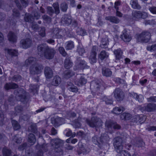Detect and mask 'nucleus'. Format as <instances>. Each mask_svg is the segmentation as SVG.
Here are the masks:
<instances>
[{
    "mask_svg": "<svg viewBox=\"0 0 156 156\" xmlns=\"http://www.w3.org/2000/svg\"><path fill=\"white\" fill-rule=\"evenodd\" d=\"M113 145L116 152L118 153V156H131L129 153L123 149L122 140V138L118 136L114 139Z\"/></svg>",
    "mask_w": 156,
    "mask_h": 156,
    "instance_id": "obj_1",
    "label": "nucleus"
},
{
    "mask_svg": "<svg viewBox=\"0 0 156 156\" xmlns=\"http://www.w3.org/2000/svg\"><path fill=\"white\" fill-rule=\"evenodd\" d=\"M113 145L116 152L118 153V156H131L129 153L123 149L122 140V138L118 136L114 139Z\"/></svg>",
    "mask_w": 156,
    "mask_h": 156,
    "instance_id": "obj_2",
    "label": "nucleus"
},
{
    "mask_svg": "<svg viewBox=\"0 0 156 156\" xmlns=\"http://www.w3.org/2000/svg\"><path fill=\"white\" fill-rule=\"evenodd\" d=\"M86 121L89 126L93 128L99 127L101 125V119L96 117H92L90 120L86 119Z\"/></svg>",
    "mask_w": 156,
    "mask_h": 156,
    "instance_id": "obj_3",
    "label": "nucleus"
},
{
    "mask_svg": "<svg viewBox=\"0 0 156 156\" xmlns=\"http://www.w3.org/2000/svg\"><path fill=\"white\" fill-rule=\"evenodd\" d=\"M137 39L139 42L147 43L151 38L150 33L147 31H144L137 35Z\"/></svg>",
    "mask_w": 156,
    "mask_h": 156,
    "instance_id": "obj_4",
    "label": "nucleus"
},
{
    "mask_svg": "<svg viewBox=\"0 0 156 156\" xmlns=\"http://www.w3.org/2000/svg\"><path fill=\"white\" fill-rule=\"evenodd\" d=\"M112 94L115 98L118 101H122L125 98V93L122 89L117 88H116L113 91Z\"/></svg>",
    "mask_w": 156,
    "mask_h": 156,
    "instance_id": "obj_5",
    "label": "nucleus"
},
{
    "mask_svg": "<svg viewBox=\"0 0 156 156\" xmlns=\"http://www.w3.org/2000/svg\"><path fill=\"white\" fill-rule=\"evenodd\" d=\"M43 69L42 65L36 63L30 67V73L33 75L39 74L42 72Z\"/></svg>",
    "mask_w": 156,
    "mask_h": 156,
    "instance_id": "obj_6",
    "label": "nucleus"
},
{
    "mask_svg": "<svg viewBox=\"0 0 156 156\" xmlns=\"http://www.w3.org/2000/svg\"><path fill=\"white\" fill-rule=\"evenodd\" d=\"M139 109L143 112L144 111L148 112H154L156 110V105L154 103H147L145 104L144 106H140Z\"/></svg>",
    "mask_w": 156,
    "mask_h": 156,
    "instance_id": "obj_7",
    "label": "nucleus"
},
{
    "mask_svg": "<svg viewBox=\"0 0 156 156\" xmlns=\"http://www.w3.org/2000/svg\"><path fill=\"white\" fill-rule=\"evenodd\" d=\"M51 145L55 148V151L57 152H62L61 147L63 145L62 141L58 139L53 140L51 141Z\"/></svg>",
    "mask_w": 156,
    "mask_h": 156,
    "instance_id": "obj_8",
    "label": "nucleus"
},
{
    "mask_svg": "<svg viewBox=\"0 0 156 156\" xmlns=\"http://www.w3.org/2000/svg\"><path fill=\"white\" fill-rule=\"evenodd\" d=\"M53 6L54 10L52 7H47V13L51 16L54 13L56 15H57L60 12L59 5L58 2L54 3L53 4Z\"/></svg>",
    "mask_w": 156,
    "mask_h": 156,
    "instance_id": "obj_9",
    "label": "nucleus"
},
{
    "mask_svg": "<svg viewBox=\"0 0 156 156\" xmlns=\"http://www.w3.org/2000/svg\"><path fill=\"white\" fill-rule=\"evenodd\" d=\"M55 52V50L53 48L48 47L43 57L46 59H51L53 58Z\"/></svg>",
    "mask_w": 156,
    "mask_h": 156,
    "instance_id": "obj_10",
    "label": "nucleus"
},
{
    "mask_svg": "<svg viewBox=\"0 0 156 156\" xmlns=\"http://www.w3.org/2000/svg\"><path fill=\"white\" fill-rule=\"evenodd\" d=\"M87 80L84 76L81 74L78 75L76 76V79L75 81V84L78 86H82L87 83Z\"/></svg>",
    "mask_w": 156,
    "mask_h": 156,
    "instance_id": "obj_11",
    "label": "nucleus"
},
{
    "mask_svg": "<svg viewBox=\"0 0 156 156\" xmlns=\"http://www.w3.org/2000/svg\"><path fill=\"white\" fill-rule=\"evenodd\" d=\"M106 126L108 129L111 132L112 129H119L121 128V126L119 124L112 121L107 122L106 123Z\"/></svg>",
    "mask_w": 156,
    "mask_h": 156,
    "instance_id": "obj_12",
    "label": "nucleus"
},
{
    "mask_svg": "<svg viewBox=\"0 0 156 156\" xmlns=\"http://www.w3.org/2000/svg\"><path fill=\"white\" fill-rule=\"evenodd\" d=\"M132 14L133 17L135 19H145L147 17V13L144 12L134 11L133 12Z\"/></svg>",
    "mask_w": 156,
    "mask_h": 156,
    "instance_id": "obj_13",
    "label": "nucleus"
},
{
    "mask_svg": "<svg viewBox=\"0 0 156 156\" xmlns=\"http://www.w3.org/2000/svg\"><path fill=\"white\" fill-rule=\"evenodd\" d=\"M14 93L17 96L19 97L21 101L24 100L26 98L25 91L22 88L19 89L14 91Z\"/></svg>",
    "mask_w": 156,
    "mask_h": 156,
    "instance_id": "obj_14",
    "label": "nucleus"
},
{
    "mask_svg": "<svg viewBox=\"0 0 156 156\" xmlns=\"http://www.w3.org/2000/svg\"><path fill=\"white\" fill-rule=\"evenodd\" d=\"M48 46L44 44L38 45L37 47L38 54L41 57H43Z\"/></svg>",
    "mask_w": 156,
    "mask_h": 156,
    "instance_id": "obj_15",
    "label": "nucleus"
},
{
    "mask_svg": "<svg viewBox=\"0 0 156 156\" xmlns=\"http://www.w3.org/2000/svg\"><path fill=\"white\" fill-rule=\"evenodd\" d=\"M21 46L25 49L30 47L32 44V41L30 38H26L21 40L20 41Z\"/></svg>",
    "mask_w": 156,
    "mask_h": 156,
    "instance_id": "obj_16",
    "label": "nucleus"
},
{
    "mask_svg": "<svg viewBox=\"0 0 156 156\" xmlns=\"http://www.w3.org/2000/svg\"><path fill=\"white\" fill-rule=\"evenodd\" d=\"M62 30L56 28L54 30L51 34V36L53 38H61L62 37Z\"/></svg>",
    "mask_w": 156,
    "mask_h": 156,
    "instance_id": "obj_17",
    "label": "nucleus"
},
{
    "mask_svg": "<svg viewBox=\"0 0 156 156\" xmlns=\"http://www.w3.org/2000/svg\"><path fill=\"white\" fill-rule=\"evenodd\" d=\"M121 38L125 42H129L131 39V37L128 34L126 30H124L122 31Z\"/></svg>",
    "mask_w": 156,
    "mask_h": 156,
    "instance_id": "obj_18",
    "label": "nucleus"
},
{
    "mask_svg": "<svg viewBox=\"0 0 156 156\" xmlns=\"http://www.w3.org/2000/svg\"><path fill=\"white\" fill-rule=\"evenodd\" d=\"M44 73L47 79H50L53 76V72L52 69L48 67H46L45 68Z\"/></svg>",
    "mask_w": 156,
    "mask_h": 156,
    "instance_id": "obj_19",
    "label": "nucleus"
},
{
    "mask_svg": "<svg viewBox=\"0 0 156 156\" xmlns=\"http://www.w3.org/2000/svg\"><path fill=\"white\" fill-rule=\"evenodd\" d=\"M52 123L55 126H58L60 125L65 123V120L63 118L58 117L52 121Z\"/></svg>",
    "mask_w": 156,
    "mask_h": 156,
    "instance_id": "obj_20",
    "label": "nucleus"
},
{
    "mask_svg": "<svg viewBox=\"0 0 156 156\" xmlns=\"http://www.w3.org/2000/svg\"><path fill=\"white\" fill-rule=\"evenodd\" d=\"M62 21L64 23L69 25L72 23V17L71 16L67 14L65 15L62 18Z\"/></svg>",
    "mask_w": 156,
    "mask_h": 156,
    "instance_id": "obj_21",
    "label": "nucleus"
},
{
    "mask_svg": "<svg viewBox=\"0 0 156 156\" xmlns=\"http://www.w3.org/2000/svg\"><path fill=\"white\" fill-rule=\"evenodd\" d=\"M106 20L110 21L111 22L115 24L119 23L120 20L115 16H108L105 17Z\"/></svg>",
    "mask_w": 156,
    "mask_h": 156,
    "instance_id": "obj_22",
    "label": "nucleus"
},
{
    "mask_svg": "<svg viewBox=\"0 0 156 156\" xmlns=\"http://www.w3.org/2000/svg\"><path fill=\"white\" fill-rule=\"evenodd\" d=\"M102 73L103 76L107 77L111 76L112 73L110 69L105 67L102 68Z\"/></svg>",
    "mask_w": 156,
    "mask_h": 156,
    "instance_id": "obj_23",
    "label": "nucleus"
},
{
    "mask_svg": "<svg viewBox=\"0 0 156 156\" xmlns=\"http://www.w3.org/2000/svg\"><path fill=\"white\" fill-rule=\"evenodd\" d=\"M61 81V78L58 76H55L51 82V85L53 86H57L60 84Z\"/></svg>",
    "mask_w": 156,
    "mask_h": 156,
    "instance_id": "obj_24",
    "label": "nucleus"
},
{
    "mask_svg": "<svg viewBox=\"0 0 156 156\" xmlns=\"http://www.w3.org/2000/svg\"><path fill=\"white\" fill-rule=\"evenodd\" d=\"M18 87L19 86L17 84L12 83H6L4 86L6 90L15 89L18 88Z\"/></svg>",
    "mask_w": 156,
    "mask_h": 156,
    "instance_id": "obj_25",
    "label": "nucleus"
},
{
    "mask_svg": "<svg viewBox=\"0 0 156 156\" xmlns=\"http://www.w3.org/2000/svg\"><path fill=\"white\" fill-rule=\"evenodd\" d=\"M48 144H43L41 146V150H39L35 156H43V152L47 151L48 150Z\"/></svg>",
    "mask_w": 156,
    "mask_h": 156,
    "instance_id": "obj_26",
    "label": "nucleus"
},
{
    "mask_svg": "<svg viewBox=\"0 0 156 156\" xmlns=\"http://www.w3.org/2000/svg\"><path fill=\"white\" fill-rule=\"evenodd\" d=\"M108 37H105L103 38L101 41V44H100V47L101 48H108Z\"/></svg>",
    "mask_w": 156,
    "mask_h": 156,
    "instance_id": "obj_27",
    "label": "nucleus"
},
{
    "mask_svg": "<svg viewBox=\"0 0 156 156\" xmlns=\"http://www.w3.org/2000/svg\"><path fill=\"white\" fill-rule=\"evenodd\" d=\"M114 53L115 55L116 60H119L122 57V52L120 49L114 50Z\"/></svg>",
    "mask_w": 156,
    "mask_h": 156,
    "instance_id": "obj_28",
    "label": "nucleus"
},
{
    "mask_svg": "<svg viewBox=\"0 0 156 156\" xmlns=\"http://www.w3.org/2000/svg\"><path fill=\"white\" fill-rule=\"evenodd\" d=\"M131 94L132 96L140 102H142L144 100V97L141 94L138 95L136 93L134 92H132Z\"/></svg>",
    "mask_w": 156,
    "mask_h": 156,
    "instance_id": "obj_29",
    "label": "nucleus"
},
{
    "mask_svg": "<svg viewBox=\"0 0 156 156\" xmlns=\"http://www.w3.org/2000/svg\"><path fill=\"white\" fill-rule=\"evenodd\" d=\"M73 66V62L70 60V57H66L64 62V67L66 69H69Z\"/></svg>",
    "mask_w": 156,
    "mask_h": 156,
    "instance_id": "obj_30",
    "label": "nucleus"
},
{
    "mask_svg": "<svg viewBox=\"0 0 156 156\" xmlns=\"http://www.w3.org/2000/svg\"><path fill=\"white\" fill-rule=\"evenodd\" d=\"M109 54L104 50L102 51L98 55V58L102 61L108 57Z\"/></svg>",
    "mask_w": 156,
    "mask_h": 156,
    "instance_id": "obj_31",
    "label": "nucleus"
},
{
    "mask_svg": "<svg viewBox=\"0 0 156 156\" xmlns=\"http://www.w3.org/2000/svg\"><path fill=\"white\" fill-rule=\"evenodd\" d=\"M109 140V137L106 133L102 134L99 138L100 143L102 144L107 142Z\"/></svg>",
    "mask_w": 156,
    "mask_h": 156,
    "instance_id": "obj_32",
    "label": "nucleus"
},
{
    "mask_svg": "<svg viewBox=\"0 0 156 156\" xmlns=\"http://www.w3.org/2000/svg\"><path fill=\"white\" fill-rule=\"evenodd\" d=\"M76 65L82 69H88L89 67L87 66V64L85 61L82 60L78 61Z\"/></svg>",
    "mask_w": 156,
    "mask_h": 156,
    "instance_id": "obj_33",
    "label": "nucleus"
},
{
    "mask_svg": "<svg viewBox=\"0 0 156 156\" xmlns=\"http://www.w3.org/2000/svg\"><path fill=\"white\" fill-rule=\"evenodd\" d=\"M36 62V59L35 58L30 57L25 61V65L26 66H28L31 64L32 65H34L35 63H37Z\"/></svg>",
    "mask_w": 156,
    "mask_h": 156,
    "instance_id": "obj_34",
    "label": "nucleus"
},
{
    "mask_svg": "<svg viewBox=\"0 0 156 156\" xmlns=\"http://www.w3.org/2000/svg\"><path fill=\"white\" fill-rule=\"evenodd\" d=\"M130 4L134 9H140L141 8V6L138 4L137 0H131L130 2Z\"/></svg>",
    "mask_w": 156,
    "mask_h": 156,
    "instance_id": "obj_35",
    "label": "nucleus"
},
{
    "mask_svg": "<svg viewBox=\"0 0 156 156\" xmlns=\"http://www.w3.org/2000/svg\"><path fill=\"white\" fill-rule=\"evenodd\" d=\"M8 38L9 41L13 42L16 41V36L15 34L12 32H10L8 34Z\"/></svg>",
    "mask_w": 156,
    "mask_h": 156,
    "instance_id": "obj_36",
    "label": "nucleus"
},
{
    "mask_svg": "<svg viewBox=\"0 0 156 156\" xmlns=\"http://www.w3.org/2000/svg\"><path fill=\"white\" fill-rule=\"evenodd\" d=\"M125 108L123 107H115L113 110V112L116 114H119L124 111Z\"/></svg>",
    "mask_w": 156,
    "mask_h": 156,
    "instance_id": "obj_37",
    "label": "nucleus"
},
{
    "mask_svg": "<svg viewBox=\"0 0 156 156\" xmlns=\"http://www.w3.org/2000/svg\"><path fill=\"white\" fill-rule=\"evenodd\" d=\"M96 55H97L90 53L88 58L91 64H93L96 62L97 61Z\"/></svg>",
    "mask_w": 156,
    "mask_h": 156,
    "instance_id": "obj_38",
    "label": "nucleus"
},
{
    "mask_svg": "<svg viewBox=\"0 0 156 156\" xmlns=\"http://www.w3.org/2000/svg\"><path fill=\"white\" fill-rule=\"evenodd\" d=\"M68 88L70 91L73 92H76L78 90L77 88L71 82L68 83Z\"/></svg>",
    "mask_w": 156,
    "mask_h": 156,
    "instance_id": "obj_39",
    "label": "nucleus"
},
{
    "mask_svg": "<svg viewBox=\"0 0 156 156\" xmlns=\"http://www.w3.org/2000/svg\"><path fill=\"white\" fill-rule=\"evenodd\" d=\"M28 141L30 143H31V145H33L35 143L36 139L34 135L32 133H30L28 137Z\"/></svg>",
    "mask_w": 156,
    "mask_h": 156,
    "instance_id": "obj_40",
    "label": "nucleus"
},
{
    "mask_svg": "<svg viewBox=\"0 0 156 156\" xmlns=\"http://www.w3.org/2000/svg\"><path fill=\"white\" fill-rule=\"evenodd\" d=\"M24 20L26 22H32L34 20L33 17L31 14L26 13L24 17Z\"/></svg>",
    "mask_w": 156,
    "mask_h": 156,
    "instance_id": "obj_41",
    "label": "nucleus"
},
{
    "mask_svg": "<svg viewBox=\"0 0 156 156\" xmlns=\"http://www.w3.org/2000/svg\"><path fill=\"white\" fill-rule=\"evenodd\" d=\"M2 152L3 156H10L11 153V150L6 147L3 148Z\"/></svg>",
    "mask_w": 156,
    "mask_h": 156,
    "instance_id": "obj_42",
    "label": "nucleus"
},
{
    "mask_svg": "<svg viewBox=\"0 0 156 156\" xmlns=\"http://www.w3.org/2000/svg\"><path fill=\"white\" fill-rule=\"evenodd\" d=\"M131 116V115L128 113H124L120 115V118L122 120H129Z\"/></svg>",
    "mask_w": 156,
    "mask_h": 156,
    "instance_id": "obj_43",
    "label": "nucleus"
},
{
    "mask_svg": "<svg viewBox=\"0 0 156 156\" xmlns=\"http://www.w3.org/2000/svg\"><path fill=\"white\" fill-rule=\"evenodd\" d=\"M12 123L14 129L15 130H17L20 129V126L18 122L15 120H12Z\"/></svg>",
    "mask_w": 156,
    "mask_h": 156,
    "instance_id": "obj_44",
    "label": "nucleus"
},
{
    "mask_svg": "<svg viewBox=\"0 0 156 156\" xmlns=\"http://www.w3.org/2000/svg\"><path fill=\"white\" fill-rule=\"evenodd\" d=\"M76 32L78 34L82 36H84L86 34L85 30L81 28H77L76 29Z\"/></svg>",
    "mask_w": 156,
    "mask_h": 156,
    "instance_id": "obj_45",
    "label": "nucleus"
},
{
    "mask_svg": "<svg viewBox=\"0 0 156 156\" xmlns=\"http://www.w3.org/2000/svg\"><path fill=\"white\" fill-rule=\"evenodd\" d=\"M144 145V143L141 139L137 140L134 145L138 147H141Z\"/></svg>",
    "mask_w": 156,
    "mask_h": 156,
    "instance_id": "obj_46",
    "label": "nucleus"
},
{
    "mask_svg": "<svg viewBox=\"0 0 156 156\" xmlns=\"http://www.w3.org/2000/svg\"><path fill=\"white\" fill-rule=\"evenodd\" d=\"M68 6L67 3L65 2L62 3L60 5V8L62 11L65 12L66 11Z\"/></svg>",
    "mask_w": 156,
    "mask_h": 156,
    "instance_id": "obj_47",
    "label": "nucleus"
},
{
    "mask_svg": "<svg viewBox=\"0 0 156 156\" xmlns=\"http://www.w3.org/2000/svg\"><path fill=\"white\" fill-rule=\"evenodd\" d=\"M74 47V45L73 42L72 41H69L68 42L65 48L66 50H69L72 49Z\"/></svg>",
    "mask_w": 156,
    "mask_h": 156,
    "instance_id": "obj_48",
    "label": "nucleus"
},
{
    "mask_svg": "<svg viewBox=\"0 0 156 156\" xmlns=\"http://www.w3.org/2000/svg\"><path fill=\"white\" fill-rule=\"evenodd\" d=\"M98 51V46L94 45L92 47L90 51V54L97 55Z\"/></svg>",
    "mask_w": 156,
    "mask_h": 156,
    "instance_id": "obj_49",
    "label": "nucleus"
},
{
    "mask_svg": "<svg viewBox=\"0 0 156 156\" xmlns=\"http://www.w3.org/2000/svg\"><path fill=\"white\" fill-rule=\"evenodd\" d=\"M28 130L29 132H31L34 133H37V129L36 126L34 125H31L29 127Z\"/></svg>",
    "mask_w": 156,
    "mask_h": 156,
    "instance_id": "obj_50",
    "label": "nucleus"
},
{
    "mask_svg": "<svg viewBox=\"0 0 156 156\" xmlns=\"http://www.w3.org/2000/svg\"><path fill=\"white\" fill-rule=\"evenodd\" d=\"M92 140V142L95 144L98 145L100 144L99 138L98 137L97 135H95L93 137Z\"/></svg>",
    "mask_w": 156,
    "mask_h": 156,
    "instance_id": "obj_51",
    "label": "nucleus"
},
{
    "mask_svg": "<svg viewBox=\"0 0 156 156\" xmlns=\"http://www.w3.org/2000/svg\"><path fill=\"white\" fill-rule=\"evenodd\" d=\"M114 80L116 83L119 84H122L125 85V80L122 79H120L119 77L115 78L114 79Z\"/></svg>",
    "mask_w": 156,
    "mask_h": 156,
    "instance_id": "obj_52",
    "label": "nucleus"
},
{
    "mask_svg": "<svg viewBox=\"0 0 156 156\" xmlns=\"http://www.w3.org/2000/svg\"><path fill=\"white\" fill-rule=\"evenodd\" d=\"M15 110L16 115H17L19 113H21L23 111V108L19 106L16 107L15 108Z\"/></svg>",
    "mask_w": 156,
    "mask_h": 156,
    "instance_id": "obj_53",
    "label": "nucleus"
},
{
    "mask_svg": "<svg viewBox=\"0 0 156 156\" xmlns=\"http://www.w3.org/2000/svg\"><path fill=\"white\" fill-rule=\"evenodd\" d=\"M144 23L145 25L149 24L153 25L156 24V19L152 20H145Z\"/></svg>",
    "mask_w": 156,
    "mask_h": 156,
    "instance_id": "obj_54",
    "label": "nucleus"
},
{
    "mask_svg": "<svg viewBox=\"0 0 156 156\" xmlns=\"http://www.w3.org/2000/svg\"><path fill=\"white\" fill-rule=\"evenodd\" d=\"M80 118H79L78 120H75L73 124V126L75 128H78L81 126V125L79 121Z\"/></svg>",
    "mask_w": 156,
    "mask_h": 156,
    "instance_id": "obj_55",
    "label": "nucleus"
},
{
    "mask_svg": "<svg viewBox=\"0 0 156 156\" xmlns=\"http://www.w3.org/2000/svg\"><path fill=\"white\" fill-rule=\"evenodd\" d=\"M58 50L61 54L63 56L65 57L67 55L64 48L62 47H60L59 48Z\"/></svg>",
    "mask_w": 156,
    "mask_h": 156,
    "instance_id": "obj_56",
    "label": "nucleus"
},
{
    "mask_svg": "<svg viewBox=\"0 0 156 156\" xmlns=\"http://www.w3.org/2000/svg\"><path fill=\"white\" fill-rule=\"evenodd\" d=\"M22 139L20 137L16 135L12 139V141L17 143H20L22 142Z\"/></svg>",
    "mask_w": 156,
    "mask_h": 156,
    "instance_id": "obj_57",
    "label": "nucleus"
},
{
    "mask_svg": "<svg viewBox=\"0 0 156 156\" xmlns=\"http://www.w3.org/2000/svg\"><path fill=\"white\" fill-rule=\"evenodd\" d=\"M8 51L9 54L12 56H17V51L14 49H8Z\"/></svg>",
    "mask_w": 156,
    "mask_h": 156,
    "instance_id": "obj_58",
    "label": "nucleus"
},
{
    "mask_svg": "<svg viewBox=\"0 0 156 156\" xmlns=\"http://www.w3.org/2000/svg\"><path fill=\"white\" fill-rule=\"evenodd\" d=\"M103 101L105 102L107 104H111L113 103L112 100L108 99L106 96H104L103 98Z\"/></svg>",
    "mask_w": 156,
    "mask_h": 156,
    "instance_id": "obj_59",
    "label": "nucleus"
},
{
    "mask_svg": "<svg viewBox=\"0 0 156 156\" xmlns=\"http://www.w3.org/2000/svg\"><path fill=\"white\" fill-rule=\"evenodd\" d=\"M77 51L80 55H82L85 52L84 49L81 46L78 47Z\"/></svg>",
    "mask_w": 156,
    "mask_h": 156,
    "instance_id": "obj_60",
    "label": "nucleus"
},
{
    "mask_svg": "<svg viewBox=\"0 0 156 156\" xmlns=\"http://www.w3.org/2000/svg\"><path fill=\"white\" fill-rule=\"evenodd\" d=\"M121 2L120 0H118L115 2L114 7L116 10H119V6L121 5Z\"/></svg>",
    "mask_w": 156,
    "mask_h": 156,
    "instance_id": "obj_61",
    "label": "nucleus"
},
{
    "mask_svg": "<svg viewBox=\"0 0 156 156\" xmlns=\"http://www.w3.org/2000/svg\"><path fill=\"white\" fill-rule=\"evenodd\" d=\"M41 29L39 31V34L42 37H44L45 36V28L42 27L41 28Z\"/></svg>",
    "mask_w": 156,
    "mask_h": 156,
    "instance_id": "obj_62",
    "label": "nucleus"
},
{
    "mask_svg": "<svg viewBox=\"0 0 156 156\" xmlns=\"http://www.w3.org/2000/svg\"><path fill=\"white\" fill-rule=\"evenodd\" d=\"M147 49L151 51H156V44H153L151 46H148Z\"/></svg>",
    "mask_w": 156,
    "mask_h": 156,
    "instance_id": "obj_63",
    "label": "nucleus"
},
{
    "mask_svg": "<svg viewBox=\"0 0 156 156\" xmlns=\"http://www.w3.org/2000/svg\"><path fill=\"white\" fill-rule=\"evenodd\" d=\"M139 119L138 120L139 123L141 124L145 121L146 116L143 115H139Z\"/></svg>",
    "mask_w": 156,
    "mask_h": 156,
    "instance_id": "obj_64",
    "label": "nucleus"
}]
</instances>
